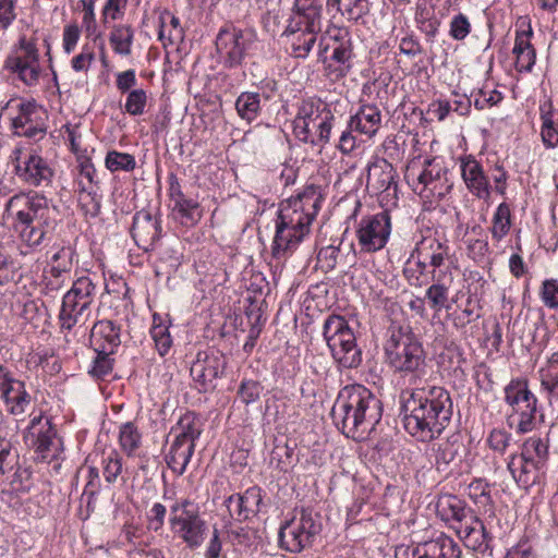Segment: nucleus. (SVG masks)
Here are the masks:
<instances>
[{
	"mask_svg": "<svg viewBox=\"0 0 558 558\" xmlns=\"http://www.w3.org/2000/svg\"><path fill=\"white\" fill-rule=\"evenodd\" d=\"M95 59L93 50L84 47L77 56L72 59V68L76 72L87 71Z\"/></svg>",
	"mask_w": 558,
	"mask_h": 558,
	"instance_id": "nucleus-57",
	"label": "nucleus"
},
{
	"mask_svg": "<svg viewBox=\"0 0 558 558\" xmlns=\"http://www.w3.org/2000/svg\"><path fill=\"white\" fill-rule=\"evenodd\" d=\"M533 32L531 28L527 31L518 32L514 40L513 54L525 52L526 50L533 49L531 45V36Z\"/></svg>",
	"mask_w": 558,
	"mask_h": 558,
	"instance_id": "nucleus-60",
	"label": "nucleus"
},
{
	"mask_svg": "<svg viewBox=\"0 0 558 558\" xmlns=\"http://www.w3.org/2000/svg\"><path fill=\"white\" fill-rule=\"evenodd\" d=\"M537 400L535 397L530 398L529 401L512 408L513 413L510 418L517 422V429L519 433H527L534 426V418L536 413Z\"/></svg>",
	"mask_w": 558,
	"mask_h": 558,
	"instance_id": "nucleus-36",
	"label": "nucleus"
},
{
	"mask_svg": "<svg viewBox=\"0 0 558 558\" xmlns=\"http://www.w3.org/2000/svg\"><path fill=\"white\" fill-rule=\"evenodd\" d=\"M116 86L121 94H128L125 105H145L147 94L137 87L135 70L130 69L116 74Z\"/></svg>",
	"mask_w": 558,
	"mask_h": 558,
	"instance_id": "nucleus-25",
	"label": "nucleus"
},
{
	"mask_svg": "<svg viewBox=\"0 0 558 558\" xmlns=\"http://www.w3.org/2000/svg\"><path fill=\"white\" fill-rule=\"evenodd\" d=\"M226 361L218 352L198 353L197 360L191 366V375L206 390L223 372Z\"/></svg>",
	"mask_w": 558,
	"mask_h": 558,
	"instance_id": "nucleus-18",
	"label": "nucleus"
},
{
	"mask_svg": "<svg viewBox=\"0 0 558 558\" xmlns=\"http://www.w3.org/2000/svg\"><path fill=\"white\" fill-rule=\"evenodd\" d=\"M328 111L326 107H324L322 110H319V107H302L301 112L299 113L306 123L313 129V131L316 133V129L318 126L324 125V112Z\"/></svg>",
	"mask_w": 558,
	"mask_h": 558,
	"instance_id": "nucleus-51",
	"label": "nucleus"
},
{
	"mask_svg": "<svg viewBox=\"0 0 558 558\" xmlns=\"http://www.w3.org/2000/svg\"><path fill=\"white\" fill-rule=\"evenodd\" d=\"M424 163L426 167L422 171L416 172L411 168L407 173L413 191L424 198L444 197L450 189L445 169L435 160H425Z\"/></svg>",
	"mask_w": 558,
	"mask_h": 558,
	"instance_id": "nucleus-12",
	"label": "nucleus"
},
{
	"mask_svg": "<svg viewBox=\"0 0 558 558\" xmlns=\"http://www.w3.org/2000/svg\"><path fill=\"white\" fill-rule=\"evenodd\" d=\"M390 230V217L386 213L363 218L356 231L359 244L366 252L379 251L386 245Z\"/></svg>",
	"mask_w": 558,
	"mask_h": 558,
	"instance_id": "nucleus-14",
	"label": "nucleus"
},
{
	"mask_svg": "<svg viewBox=\"0 0 558 558\" xmlns=\"http://www.w3.org/2000/svg\"><path fill=\"white\" fill-rule=\"evenodd\" d=\"M453 529L465 546L472 550L483 553L488 548V536L484 523L473 513L469 514L462 523L454 524Z\"/></svg>",
	"mask_w": 558,
	"mask_h": 558,
	"instance_id": "nucleus-19",
	"label": "nucleus"
},
{
	"mask_svg": "<svg viewBox=\"0 0 558 558\" xmlns=\"http://www.w3.org/2000/svg\"><path fill=\"white\" fill-rule=\"evenodd\" d=\"M256 41V33L252 29L221 28L216 37V50L222 65L228 69L240 66Z\"/></svg>",
	"mask_w": 558,
	"mask_h": 558,
	"instance_id": "nucleus-9",
	"label": "nucleus"
},
{
	"mask_svg": "<svg viewBox=\"0 0 558 558\" xmlns=\"http://www.w3.org/2000/svg\"><path fill=\"white\" fill-rule=\"evenodd\" d=\"M542 138L548 147L558 145V107H548L547 111L542 114Z\"/></svg>",
	"mask_w": 558,
	"mask_h": 558,
	"instance_id": "nucleus-39",
	"label": "nucleus"
},
{
	"mask_svg": "<svg viewBox=\"0 0 558 558\" xmlns=\"http://www.w3.org/2000/svg\"><path fill=\"white\" fill-rule=\"evenodd\" d=\"M536 53L534 48L515 54V68L519 72H530L535 64Z\"/></svg>",
	"mask_w": 558,
	"mask_h": 558,
	"instance_id": "nucleus-59",
	"label": "nucleus"
},
{
	"mask_svg": "<svg viewBox=\"0 0 558 558\" xmlns=\"http://www.w3.org/2000/svg\"><path fill=\"white\" fill-rule=\"evenodd\" d=\"M53 215L54 209L48 206L44 197L29 198L26 207L17 211L14 225L22 242L28 246L38 245L45 236V227L53 221Z\"/></svg>",
	"mask_w": 558,
	"mask_h": 558,
	"instance_id": "nucleus-4",
	"label": "nucleus"
},
{
	"mask_svg": "<svg viewBox=\"0 0 558 558\" xmlns=\"http://www.w3.org/2000/svg\"><path fill=\"white\" fill-rule=\"evenodd\" d=\"M324 337L332 356L339 364L347 368L360 365L362 361L361 350L356 344L353 330L349 327L344 318L330 316L325 322Z\"/></svg>",
	"mask_w": 558,
	"mask_h": 558,
	"instance_id": "nucleus-5",
	"label": "nucleus"
},
{
	"mask_svg": "<svg viewBox=\"0 0 558 558\" xmlns=\"http://www.w3.org/2000/svg\"><path fill=\"white\" fill-rule=\"evenodd\" d=\"M171 530L189 548L199 547L208 533L205 521L189 501L177 504L171 508Z\"/></svg>",
	"mask_w": 558,
	"mask_h": 558,
	"instance_id": "nucleus-11",
	"label": "nucleus"
},
{
	"mask_svg": "<svg viewBox=\"0 0 558 558\" xmlns=\"http://www.w3.org/2000/svg\"><path fill=\"white\" fill-rule=\"evenodd\" d=\"M327 9L329 12L333 10L351 22H357L360 19L368 14V0H327Z\"/></svg>",
	"mask_w": 558,
	"mask_h": 558,
	"instance_id": "nucleus-28",
	"label": "nucleus"
},
{
	"mask_svg": "<svg viewBox=\"0 0 558 558\" xmlns=\"http://www.w3.org/2000/svg\"><path fill=\"white\" fill-rule=\"evenodd\" d=\"M4 66L25 85H36L41 72L37 38L20 36L17 44L5 59Z\"/></svg>",
	"mask_w": 558,
	"mask_h": 558,
	"instance_id": "nucleus-8",
	"label": "nucleus"
},
{
	"mask_svg": "<svg viewBox=\"0 0 558 558\" xmlns=\"http://www.w3.org/2000/svg\"><path fill=\"white\" fill-rule=\"evenodd\" d=\"M151 336L160 355L166 354L171 345V339L167 328L163 326H154L151 329Z\"/></svg>",
	"mask_w": 558,
	"mask_h": 558,
	"instance_id": "nucleus-55",
	"label": "nucleus"
},
{
	"mask_svg": "<svg viewBox=\"0 0 558 558\" xmlns=\"http://www.w3.org/2000/svg\"><path fill=\"white\" fill-rule=\"evenodd\" d=\"M472 31L469 17L463 13L456 14L449 25V35L454 40L465 39Z\"/></svg>",
	"mask_w": 558,
	"mask_h": 558,
	"instance_id": "nucleus-45",
	"label": "nucleus"
},
{
	"mask_svg": "<svg viewBox=\"0 0 558 558\" xmlns=\"http://www.w3.org/2000/svg\"><path fill=\"white\" fill-rule=\"evenodd\" d=\"M319 531L320 525L313 515L302 512L299 520H293L280 529L279 538L288 550L298 553L308 546Z\"/></svg>",
	"mask_w": 558,
	"mask_h": 558,
	"instance_id": "nucleus-13",
	"label": "nucleus"
},
{
	"mask_svg": "<svg viewBox=\"0 0 558 558\" xmlns=\"http://www.w3.org/2000/svg\"><path fill=\"white\" fill-rule=\"evenodd\" d=\"M106 166L110 171L118 170H132L135 167V160L133 156L129 154L110 151L106 157Z\"/></svg>",
	"mask_w": 558,
	"mask_h": 558,
	"instance_id": "nucleus-46",
	"label": "nucleus"
},
{
	"mask_svg": "<svg viewBox=\"0 0 558 558\" xmlns=\"http://www.w3.org/2000/svg\"><path fill=\"white\" fill-rule=\"evenodd\" d=\"M404 428L421 441L441 434L450 421L452 403L449 393L440 388L413 391L403 403Z\"/></svg>",
	"mask_w": 558,
	"mask_h": 558,
	"instance_id": "nucleus-1",
	"label": "nucleus"
},
{
	"mask_svg": "<svg viewBox=\"0 0 558 558\" xmlns=\"http://www.w3.org/2000/svg\"><path fill=\"white\" fill-rule=\"evenodd\" d=\"M262 392L263 387L254 380L243 381L239 390L240 398L245 404L256 401Z\"/></svg>",
	"mask_w": 558,
	"mask_h": 558,
	"instance_id": "nucleus-52",
	"label": "nucleus"
},
{
	"mask_svg": "<svg viewBox=\"0 0 558 558\" xmlns=\"http://www.w3.org/2000/svg\"><path fill=\"white\" fill-rule=\"evenodd\" d=\"M179 440L175 439L170 446V450L166 456V461L169 468L178 474H182L192 457L194 451V444H191L189 438Z\"/></svg>",
	"mask_w": 558,
	"mask_h": 558,
	"instance_id": "nucleus-27",
	"label": "nucleus"
},
{
	"mask_svg": "<svg viewBox=\"0 0 558 558\" xmlns=\"http://www.w3.org/2000/svg\"><path fill=\"white\" fill-rule=\"evenodd\" d=\"M352 45L351 39L332 46V53L326 65V74L331 81L345 76L352 68Z\"/></svg>",
	"mask_w": 558,
	"mask_h": 558,
	"instance_id": "nucleus-22",
	"label": "nucleus"
},
{
	"mask_svg": "<svg viewBox=\"0 0 558 558\" xmlns=\"http://www.w3.org/2000/svg\"><path fill=\"white\" fill-rule=\"evenodd\" d=\"M276 229L272 246V256L276 258H280L287 252L294 250L305 236V234H299L298 230L283 227L280 223H277Z\"/></svg>",
	"mask_w": 558,
	"mask_h": 558,
	"instance_id": "nucleus-29",
	"label": "nucleus"
},
{
	"mask_svg": "<svg viewBox=\"0 0 558 558\" xmlns=\"http://www.w3.org/2000/svg\"><path fill=\"white\" fill-rule=\"evenodd\" d=\"M90 337L95 342L104 341L100 347L105 353L107 351L111 352V349L120 343L119 331L110 320L96 323L92 328Z\"/></svg>",
	"mask_w": 558,
	"mask_h": 558,
	"instance_id": "nucleus-32",
	"label": "nucleus"
},
{
	"mask_svg": "<svg viewBox=\"0 0 558 558\" xmlns=\"http://www.w3.org/2000/svg\"><path fill=\"white\" fill-rule=\"evenodd\" d=\"M158 38L162 43V46L165 48H167L168 46L178 45L183 40V29L182 27H177L175 29H172L165 23V20L161 19Z\"/></svg>",
	"mask_w": 558,
	"mask_h": 558,
	"instance_id": "nucleus-49",
	"label": "nucleus"
},
{
	"mask_svg": "<svg viewBox=\"0 0 558 558\" xmlns=\"http://www.w3.org/2000/svg\"><path fill=\"white\" fill-rule=\"evenodd\" d=\"M15 17V0H0V26L9 27Z\"/></svg>",
	"mask_w": 558,
	"mask_h": 558,
	"instance_id": "nucleus-56",
	"label": "nucleus"
},
{
	"mask_svg": "<svg viewBox=\"0 0 558 558\" xmlns=\"http://www.w3.org/2000/svg\"><path fill=\"white\" fill-rule=\"evenodd\" d=\"M510 435L504 430H493L488 438L489 446L497 451L504 452L509 446Z\"/></svg>",
	"mask_w": 558,
	"mask_h": 558,
	"instance_id": "nucleus-61",
	"label": "nucleus"
},
{
	"mask_svg": "<svg viewBox=\"0 0 558 558\" xmlns=\"http://www.w3.org/2000/svg\"><path fill=\"white\" fill-rule=\"evenodd\" d=\"M323 0H294L282 33L291 46L292 56L306 58L322 31Z\"/></svg>",
	"mask_w": 558,
	"mask_h": 558,
	"instance_id": "nucleus-3",
	"label": "nucleus"
},
{
	"mask_svg": "<svg viewBox=\"0 0 558 558\" xmlns=\"http://www.w3.org/2000/svg\"><path fill=\"white\" fill-rule=\"evenodd\" d=\"M122 471L121 459L117 454H112L108 458L105 466V476L108 482L114 481Z\"/></svg>",
	"mask_w": 558,
	"mask_h": 558,
	"instance_id": "nucleus-62",
	"label": "nucleus"
},
{
	"mask_svg": "<svg viewBox=\"0 0 558 558\" xmlns=\"http://www.w3.org/2000/svg\"><path fill=\"white\" fill-rule=\"evenodd\" d=\"M332 417L341 424L343 434L354 439H363L381 417L380 401L365 387H344L332 407Z\"/></svg>",
	"mask_w": 558,
	"mask_h": 558,
	"instance_id": "nucleus-2",
	"label": "nucleus"
},
{
	"mask_svg": "<svg viewBox=\"0 0 558 558\" xmlns=\"http://www.w3.org/2000/svg\"><path fill=\"white\" fill-rule=\"evenodd\" d=\"M306 207H316V201L307 195H300L281 204L277 223L295 229L299 234H307L313 214L305 211Z\"/></svg>",
	"mask_w": 558,
	"mask_h": 558,
	"instance_id": "nucleus-15",
	"label": "nucleus"
},
{
	"mask_svg": "<svg viewBox=\"0 0 558 558\" xmlns=\"http://www.w3.org/2000/svg\"><path fill=\"white\" fill-rule=\"evenodd\" d=\"M95 169L89 162H83L80 169L78 185L81 186L80 202L87 207L92 214H96L99 209V203L92 197L93 194V175Z\"/></svg>",
	"mask_w": 558,
	"mask_h": 558,
	"instance_id": "nucleus-30",
	"label": "nucleus"
},
{
	"mask_svg": "<svg viewBox=\"0 0 558 558\" xmlns=\"http://www.w3.org/2000/svg\"><path fill=\"white\" fill-rule=\"evenodd\" d=\"M94 290V284L86 277L80 278L73 283L62 301L60 322L63 328L71 329L75 324H84L88 320Z\"/></svg>",
	"mask_w": 558,
	"mask_h": 558,
	"instance_id": "nucleus-10",
	"label": "nucleus"
},
{
	"mask_svg": "<svg viewBox=\"0 0 558 558\" xmlns=\"http://www.w3.org/2000/svg\"><path fill=\"white\" fill-rule=\"evenodd\" d=\"M126 4V0H107L101 10L104 22L120 20L124 14Z\"/></svg>",
	"mask_w": 558,
	"mask_h": 558,
	"instance_id": "nucleus-50",
	"label": "nucleus"
},
{
	"mask_svg": "<svg viewBox=\"0 0 558 558\" xmlns=\"http://www.w3.org/2000/svg\"><path fill=\"white\" fill-rule=\"evenodd\" d=\"M26 473L17 465V453L12 451L11 444L0 437V483L9 484L13 489H22V474Z\"/></svg>",
	"mask_w": 558,
	"mask_h": 558,
	"instance_id": "nucleus-21",
	"label": "nucleus"
},
{
	"mask_svg": "<svg viewBox=\"0 0 558 558\" xmlns=\"http://www.w3.org/2000/svg\"><path fill=\"white\" fill-rule=\"evenodd\" d=\"M81 36L80 27L76 24L64 26L62 46L65 53L70 54L76 47Z\"/></svg>",
	"mask_w": 558,
	"mask_h": 558,
	"instance_id": "nucleus-53",
	"label": "nucleus"
},
{
	"mask_svg": "<svg viewBox=\"0 0 558 558\" xmlns=\"http://www.w3.org/2000/svg\"><path fill=\"white\" fill-rule=\"evenodd\" d=\"M269 94L264 88H257L256 92H244L242 93L236 101L235 105H260L262 102L270 101Z\"/></svg>",
	"mask_w": 558,
	"mask_h": 558,
	"instance_id": "nucleus-54",
	"label": "nucleus"
},
{
	"mask_svg": "<svg viewBox=\"0 0 558 558\" xmlns=\"http://www.w3.org/2000/svg\"><path fill=\"white\" fill-rule=\"evenodd\" d=\"M436 283L432 284L426 291V298L435 312H439L447 307L448 302V287L446 282H441L439 276L434 271L433 275Z\"/></svg>",
	"mask_w": 558,
	"mask_h": 558,
	"instance_id": "nucleus-40",
	"label": "nucleus"
},
{
	"mask_svg": "<svg viewBox=\"0 0 558 558\" xmlns=\"http://www.w3.org/2000/svg\"><path fill=\"white\" fill-rule=\"evenodd\" d=\"M521 453H523L526 459L536 461L538 465L546 458L547 445L541 438L532 437L524 442Z\"/></svg>",
	"mask_w": 558,
	"mask_h": 558,
	"instance_id": "nucleus-44",
	"label": "nucleus"
},
{
	"mask_svg": "<svg viewBox=\"0 0 558 558\" xmlns=\"http://www.w3.org/2000/svg\"><path fill=\"white\" fill-rule=\"evenodd\" d=\"M462 175L468 186L477 197L488 196L486 179L476 161L472 160L465 162L462 167Z\"/></svg>",
	"mask_w": 558,
	"mask_h": 558,
	"instance_id": "nucleus-34",
	"label": "nucleus"
},
{
	"mask_svg": "<svg viewBox=\"0 0 558 558\" xmlns=\"http://www.w3.org/2000/svg\"><path fill=\"white\" fill-rule=\"evenodd\" d=\"M141 435L133 424L126 423L120 430V444L124 451L129 454L133 452L140 445Z\"/></svg>",
	"mask_w": 558,
	"mask_h": 558,
	"instance_id": "nucleus-47",
	"label": "nucleus"
},
{
	"mask_svg": "<svg viewBox=\"0 0 558 558\" xmlns=\"http://www.w3.org/2000/svg\"><path fill=\"white\" fill-rule=\"evenodd\" d=\"M24 438L26 444L34 449L36 460L47 464L54 462V470L60 468L58 460L63 453V442L58 437L49 417L34 416Z\"/></svg>",
	"mask_w": 558,
	"mask_h": 558,
	"instance_id": "nucleus-6",
	"label": "nucleus"
},
{
	"mask_svg": "<svg viewBox=\"0 0 558 558\" xmlns=\"http://www.w3.org/2000/svg\"><path fill=\"white\" fill-rule=\"evenodd\" d=\"M505 396L507 403L514 408L521 403L529 401L534 395L529 390L526 381L515 380L511 381L505 388Z\"/></svg>",
	"mask_w": 558,
	"mask_h": 558,
	"instance_id": "nucleus-41",
	"label": "nucleus"
},
{
	"mask_svg": "<svg viewBox=\"0 0 558 558\" xmlns=\"http://www.w3.org/2000/svg\"><path fill=\"white\" fill-rule=\"evenodd\" d=\"M134 40V29L129 24H117L109 34L112 50L120 56H130Z\"/></svg>",
	"mask_w": 558,
	"mask_h": 558,
	"instance_id": "nucleus-31",
	"label": "nucleus"
},
{
	"mask_svg": "<svg viewBox=\"0 0 558 558\" xmlns=\"http://www.w3.org/2000/svg\"><path fill=\"white\" fill-rule=\"evenodd\" d=\"M0 391L12 414L20 415L25 412L31 397L25 391L24 384L14 379L2 366H0Z\"/></svg>",
	"mask_w": 558,
	"mask_h": 558,
	"instance_id": "nucleus-17",
	"label": "nucleus"
},
{
	"mask_svg": "<svg viewBox=\"0 0 558 558\" xmlns=\"http://www.w3.org/2000/svg\"><path fill=\"white\" fill-rule=\"evenodd\" d=\"M159 223L147 211H138L133 218L132 236L138 247L149 251L159 239Z\"/></svg>",
	"mask_w": 558,
	"mask_h": 558,
	"instance_id": "nucleus-20",
	"label": "nucleus"
},
{
	"mask_svg": "<svg viewBox=\"0 0 558 558\" xmlns=\"http://www.w3.org/2000/svg\"><path fill=\"white\" fill-rule=\"evenodd\" d=\"M542 386L551 398L558 400V375L546 373L542 375Z\"/></svg>",
	"mask_w": 558,
	"mask_h": 558,
	"instance_id": "nucleus-64",
	"label": "nucleus"
},
{
	"mask_svg": "<svg viewBox=\"0 0 558 558\" xmlns=\"http://www.w3.org/2000/svg\"><path fill=\"white\" fill-rule=\"evenodd\" d=\"M385 350L389 363L397 371L414 372L424 362V352L414 335L402 327H391Z\"/></svg>",
	"mask_w": 558,
	"mask_h": 558,
	"instance_id": "nucleus-7",
	"label": "nucleus"
},
{
	"mask_svg": "<svg viewBox=\"0 0 558 558\" xmlns=\"http://www.w3.org/2000/svg\"><path fill=\"white\" fill-rule=\"evenodd\" d=\"M380 122V114L377 107H361L352 117L351 126L360 130L362 133L373 135Z\"/></svg>",
	"mask_w": 558,
	"mask_h": 558,
	"instance_id": "nucleus-38",
	"label": "nucleus"
},
{
	"mask_svg": "<svg viewBox=\"0 0 558 558\" xmlns=\"http://www.w3.org/2000/svg\"><path fill=\"white\" fill-rule=\"evenodd\" d=\"M543 300L549 307L558 306V284L554 280H546L543 283Z\"/></svg>",
	"mask_w": 558,
	"mask_h": 558,
	"instance_id": "nucleus-58",
	"label": "nucleus"
},
{
	"mask_svg": "<svg viewBox=\"0 0 558 558\" xmlns=\"http://www.w3.org/2000/svg\"><path fill=\"white\" fill-rule=\"evenodd\" d=\"M11 157L15 163L16 174L31 184L38 185L44 181H49L52 175L50 168L41 157L27 151L22 146L15 147Z\"/></svg>",
	"mask_w": 558,
	"mask_h": 558,
	"instance_id": "nucleus-16",
	"label": "nucleus"
},
{
	"mask_svg": "<svg viewBox=\"0 0 558 558\" xmlns=\"http://www.w3.org/2000/svg\"><path fill=\"white\" fill-rule=\"evenodd\" d=\"M72 268V253L69 248H60L52 255L49 264V274L52 278L60 280L56 284L49 281L53 288H58L64 280V277L71 271Z\"/></svg>",
	"mask_w": 558,
	"mask_h": 558,
	"instance_id": "nucleus-35",
	"label": "nucleus"
},
{
	"mask_svg": "<svg viewBox=\"0 0 558 558\" xmlns=\"http://www.w3.org/2000/svg\"><path fill=\"white\" fill-rule=\"evenodd\" d=\"M172 214L183 226H193L202 216L198 204L192 199H186L182 195L174 198Z\"/></svg>",
	"mask_w": 558,
	"mask_h": 558,
	"instance_id": "nucleus-33",
	"label": "nucleus"
},
{
	"mask_svg": "<svg viewBox=\"0 0 558 558\" xmlns=\"http://www.w3.org/2000/svg\"><path fill=\"white\" fill-rule=\"evenodd\" d=\"M174 438L179 440H186L189 438L191 444L201 435V428L192 414H186L180 418L175 428H173Z\"/></svg>",
	"mask_w": 558,
	"mask_h": 558,
	"instance_id": "nucleus-42",
	"label": "nucleus"
},
{
	"mask_svg": "<svg viewBox=\"0 0 558 558\" xmlns=\"http://www.w3.org/2000/svg\"><path fill=\"white\" fill-rule=\"evenodd\" d=\"M537 462L526 459L523 453L512 456L508 462V470L512 474L514 481L522 485H529L533 482L530 474L537 469Z\"/></svg>",
	"mask_w": 558,
	"mask_h": 558,
	"instance_id": "nucleus-37",
	"label": "nucleus"
},
{
	"mask_svg": "<svg viewBox=\"0 0 558 558\" xmlns=\"http://www.w3.org/2000/svg\"><path fill=\"white\" fill-rule=\"evenodd\" d=\"M411 558H460V549L451 538L441 537L418 544Z\"/></svg>",
	"mask_w": 558,
	"mask_h": 558,
	"instance_id": "nucleus-24",
	"label": "nucleus"
},
{
	"mask_svg": "<svg viewBox=\"0 0 558 558\" xmlns=\"http://www.w3.org/2000/svg\"><path fill=\"white\" fill-rule=\"evenodd\" d=\"M294 132L300 140L304 142L311 140L312 142H314L313 135L316 133L313 131V129H311L308 123H306V121H304V119L300 114H298V117L294 120Z\"/></svg>",
	"mask_w": 558,
	"mask_h": 558,
	"instance_id": "nucleus-63",
	"label": "nucleus"
},
{
	"mask_svg": "<svg viewBox=\"0 0 558 558\" xmlns=\"http://www.w3.org/2000/svg\"><path fill=\"white\" fill-rule=\"evenodd\" d=\"M97 0H80V4L83 10L82 24L88 35L96 33L97 23L95 14V5Z\"/></svg>",
	"mask_w": 558,
	"mask_h": 558,
	"instance_id": "nucleus-48",
	"label": "nucleus"
},
{
	"mask_svg": "<svg viewBox=\"0 0 558 558\" xmlns=\"http://www.w3.org/2000/svg\"><path fill=\"white\" fill-rule=\"evenodd\" d=\"M510 228V209L506 204H500L494 217V225L492 228L493 236L496 240L502 239Z\"/></svg>",
	"mask_w": 558,
	"mask_h": 558,
	"instance_id": "nucleus-43",
	"label": "nucleus"
},
{
	"mask_svg": "<svg viewBox=\"0 0 558 558\" xmlns=\"http://www.w3.org/2000/svg\"><path fill=\"white\" fill-rule=\"evenodd\" d=\"M260 502L262 495L259 488L252 487L243 495L229 497L227 507L230 514L241 521L257 513Z\"/></svg>",
	"mask_w": 558,
	"mask_h": 558,
	"instance_id": "nucleus-23",
	"label": "nucleus"
},
{
	"mask_svg": "<svg viewBox=\"0 0 558 558\" xmlns=\"http://www.w3.org/2000/svg\"><path fill=\"white\" fill-rule=\"evenodd\" d=\"M436 512L438 517L446 522L460 524L472 512L463 506V502L452 495H444L439 497L436 504Z\"/></svg>",
	"mask_w": 558,
	"mask_h": 558,
	"instance_id": "nucleus-26",
	"label": "nucleus"
}]
</instances>
